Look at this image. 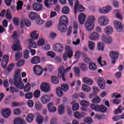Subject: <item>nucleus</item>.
<instances>
[{"mask_svg": "<svg viewBox=\"0 0 124 124\" xmlns=\"http://www.w3.org/2000/svg\"><path fill=\"white\" fill-rule=\"evenodd\" d=\"M14 85L19 89L22 90L23 89L24 91L26 93L31 91V84L28 82L24 86L21 77L20 72L19 70H17L15 72L14 76Z\"/></svg>", "mask_w": 124, "mask_h": 124, "instance_id": "obj_1", "label": "nucleus"}, {"mask_svg": "<svg viewBox=\"0 0 124 124\" xmlns=\"http://www.w3.org/2000/svg\"><path fill=\"white\" fill-rule=\"evenodd\" d=\"M68 25V18L64 15L62 16L60 18V23L58 25V30L62 33L66 32Z\"/></svg>", "mask_w": 124, "mask_h": 124, "instance_id": "obj_2", "label": "nucleus"}, {"mask_svg": "<svg viewBox=\"0 0 124 124\" xmlns=\"http://www.w3.org/2000/svg\"><path fill=\"white\" fill-rule=\"evenodd\" d=\"M71 69V66H69L64 69L63 66H60L58 69V77L59 78H62L63 81H65L66 78H65V75L66 73L70 71Z\"/></svg>", "mask_w": 124, "mask_h": 124, "instance_id": "obj_3", "label": "nucleus"}, {"mask_svg": "<svg viewBox=\"0 0 124 124\" xmlns=\"http://www.w3.org/2000/svg\"><path fill=\"white\" fill-rule=\"evenodd\" d=\"M94 21L95 17L94 16H91L89 17L85 23V29L87 31H90L93 30Z\"/></svg>", "mask_w": 124, "mask_h": 124, "instance_id": "obj_4", "label": "nucleus"}, {"mask_svg": "<svg viewBox=\"0 0 124 124\" xmlns=\"http://www.w3.org/2000/svg\"><path fill=\"white\" fill-rule=\"evenodd\" d=\"M65 49L66 51L63 55V59L64 61H66L68 58L69 59L72 58V56H73V52L72 51V49H71V47L69 46H66Z\"/></svg>", "mask_w": 124, "mask_h": 124, "instance_id": "obj_5", "label": "nucleus"}, {"mask_svg": "<svg viewBox=\"0 0 124 124\" xmlns=\"http://www.w3.org/2000/svg\"><path fill=\"white\" fill-rule=\"evenodd\" d=\"M91 107L93 110L101 113H105L107 111V108L104 106V105L98 106V105H94V104H92L91 105Z\"/></svg>", "mask_w": 124, "mask_h": 124, "instance_id": "obj_6", "label": "nucleus"}, {"mask_svg": "<svg viewBox=\"0 0 124 124\" xmlns=\"http://www.w3.org/2000/svg\"><path fill=\"white\" fill-rule=\"evenodd\" d=\"M77 11L79 13L85 11V7L83 5L79 4V1L77 0L75 2L74 13H77Z\"/></svg>", "mask_w": 124, "mask_h": 124, "instance_id": "obj_7", "label": "nucleus"}, {"mask_svg": "<svg viewBox=\"0 0 124 124\" xmlns=\"http://www.w3.org/2000/svg\"><path fill=\"white\" fill-rule=\"evenodd\" d=\"M119 54L117 53L116 51H111L109 53V57L111 58V60H112L111 63L112 64H115L116 62V60L118 58Z\"/></svg>", "mask_w": 124, "mask_h": 124, "instance_id": "obj_8", "label": "nucleus"}, {"mask_svg": "<svg viewBox=\"0 0 124 124\" xmlns=\"http://www.w3.org/2000/svg\"><path fill=\"white\" fill-rule=\"evenodd\" d=\"M40 89L42 92L47 93L49 92L50 86L48 83L46 82H42L40 86Z\"/></svg>", "mask_w": 124, "mask_h": 124, "instance_id": "obj_9", "label": "nucleus"}, {"mask_svg": "<svg viewBox=\"0 0 124 124\" xmlns=\"http://www.w3.org/2000/svg\"><path fill=\"white\" fill-rule=\"evenodd\" d=\"M33 71L37 76H41L43 73V68L40 65H35L33 67Z\"/></svg>", "mask_w": 124, "mask_h": 124, "instance_id": "obj_10", "label": "nucleus"}, {"mask_svg": "<svg viewBox=\"0 0 124 124\" xmlns=\"http://www.w3.org/2000/svg\"><path fill=\"white\" fill-rule=\"evenodd\" d=\"M9 60V56L7 54L4 55L3 59L1 60V67L3 68H6Z\"/></svg>", "mask_w": 124, "mask_h": 124, "instance_id": "obj_11", "label": "nucleus"}, {"mask_svg": "<svg viewBox=\"0 0 124 124\" xmlns=\"http://www.w3.org/2000/svg\"><path fill=\"white\" fill-rule=\"evenodd\" d=\"M1 113L3 117L8 118L11 115V109H10V108H2L1 110Z\"/></svg>", "mask_w": 124, "mask_h": 124, "instance_id": "obj_12", "label": "nucleus"}, {"mask_svg": "<svg viewBox=\"0 0 124 124\" xmlns=\"http://www.w3.org/2000/svg\"><path fill=\"white\" fill-rule=\"evenodd\" d=\"M108 20L105 18L104 16H101L98 19V23L101 26H106L108 24Z\"/></svg>", "mask_w": 124, "mask_h": 124, "instance_id": "obj_13", "label": "nucleus"}, {"mask_svg": "<svg viewBox=\"0 0 124 124\" xmlns=\"http://www.w3.org/2000/svg\"><path fill=\"white\" fill-rule=\"evenodd\" d=\"M32 8L36 12H40L43 10V5L40 3H35L33 4Z\"/></svg>", "mask_w": 124, "mask_h": 124, "instance_id": "obj_14", "label": "nucleus"}, {"mask_svg": "<svg viewBox=\"0 0 124 124\" xmlns=\"http://www.w3.org/2000/svg\"><path fill=\"white\" fill-rule=\"evenodd\" d=\"M102 40L107 45L110 44L112 42V38L106 35H103L102 36Z\"/></svg>", "mask_w": 124, "mask_h": 124, "instance_id": "obj_15", "label": "nucleus"}, {"mask_svg": "<svg viewBox=\"0 0 124 124\" xmlns=\"http://www.w3.org/2000/svg\"><path fill=\"white\" fill-rule=\"evenodd\" d=\"M114 26L116 30L121 32L123 31V26L120 21L115 20L114 21Z\"/></svg>", "mask_w": 124, "mask_h": 124, "instance_id": "obj_16", "label": "nucleus"}, {"mask_svg": "<svg viewBox=\"0 0 124 124\" xmlns=\"http://www.w3.org/2000/svg\"><path fill=\"white\" fill-rule=\"evenodd\" d=\"M112 8L110 6H107L105 7H103L99 10V11L100 13L103 14H107L110 12Z\"/></svg>", "mask_w": 124, "mask_h": 124, "instance_id": "obj_17", "label": "nucleus"}, {"mask_svg": "<svg viewBox=\"0 0 124 124\" xmlns=\"http://www.w3.org/2000/svg\"><path fill=\"white\" fill-rule=\"evenodd\" d=\"M12 49L14 51H21L20 42L19 41H17L12 46Z\"/></svg>", "mask_w": 124, "mask_h": 124, "instance_id": "obj_18", "label": "nucleus"}, {"mask_svg": "<svg viewBox=\"0 0 124 124\" xmlns=\"http://www.w3.org/2000/svg\"><path fill=\"white\" fill-rule=\"evenodd\" d=\"M98 85L101 89L104 90L105 88L106 82L104 78L99 77L98 79Z\"/></svg>", "mask_w": 124, "mask_h": 124, "instance_id": "obj_19", "label": "nucleus"}, {"mask_svg": "<svg viewBox=\"0 0 124 124\" xmlns=\"http://www.w3.org/2000/svg\"><path fill=\"white\" fill-rule=\"evenodd\" d=\"M41 100L44 104H46L50 101V96L47 94L44 95L42 96Z\"/></svg>", "mask_w": 124, "mask_h": 124, "instance_id": "obj_20", "label": "nucleus"}, {"mask_svg": "<svg viewBox=\"0 0 124 124\" xmlns=\"http://www.w3.org/2000/svg\"><path fill=\"white\" fill-rule=\"evenodd\" d=\"M53 49L57 52H61L63 50V46L62 45L58 43L53 46Z\"/></svg>", "mask_w": 124, "mask_h": 124, "instance_id": "obj_21", "label": "nucleus"}, {"mask_svg": "<svg viewBox=\"0 0 124 124\" xmlns=\"http://www.w3.org/2000/svg\"><path fill=\"white\" fill-rule=\"evenodd\" d=\"M47 107L48 111L51 113H54L57 111V108L56 107H54L53 103H49L47 105Z\"/></svg>", "mask_w": 124, "mask_h": 124, "instance_id": "obj_22", "label": "nucleus"}, {"mask_svg": "<svg viewBox=\"0 0 124 124\" xmlns=\"http://www.w3.org/2000/svg\"><path fill=\"white\" fill-rule=\"evenodd\" d=\"M78 18L79 23L81 25L84 24V22L86 20V15L84 13H81L79 15Z\"/></svg>", "mask_w": 124, "mask_h": 124, "instance_id": "obj_23", "label": "nucleus"}, {"mask_svg": "<svg viewBox=\"0 0 124 124\" xmlns=\"http://www.w3.org/2000/svg\"><path fill=\"white\" fill-rule=\"evenodd\" d=\"M41 62V58L39 56H33L31 60V63L33 64H38Z\"/></svg>", "mask_w": 124, "mask_h": 124, "instance_id": "obj_24", "label": "nucleus"}, {"mask_svg": "<svg viewBox=\"0 0 124 124\" xmlns=\"http://www.w3.org/2000/svg\"><path fill=\"white\" fill-rule=\"evenodd\" d=\"M89 39L92 41H98L99 40V35L97 32H93L89 36Z\"/></svg>", "mask_w": 124, "mask_h": 124, "instance_id": "obj_25", "label": "nucleus"}, {"mask_svg": "<svg viewBox=\"0 0 124 124\" xmlns=\"http://www.w3.org/2000/svg\"><path fill=\"white\" fill-rule=\"evenodd\" d=\"M113 31V29L112 27L110 26H108L105 29V32L108 35H111L112 34Z\"/></svg>", "mask_w": 124, "mask_h": 124, "instance_id": "obj_26", "label": "nucleus"}, {"mask_svg": "<svg viewBox=\"0 0 124 124\" xmlns=\"http://www.w3.org/2000/svg\"><path fill=\"white\" fill-rule=\"evenodd\" d=\"M39 16V15H38L37 13L32 12L29 15V18L31 20H36Z\"/></svg>", "mask_w": 124, "mask_h": 124, "instance_id": "obj_27", "label": "nucleus"}, {"mask_svg": "<svg viewBox=\"0 0 124 124\" xmlns=\"http://www.w3.org/2000/svg\"><path fill=\"white\" fill-rule=\"evenodd\" d=\"M79 66L82 71L85 72L88 70V66L84 62L79 63Z\"/></svg>", "mask_w": 124, "mask_h": 124, "instance_id": "obj_28", "label": "nucleus"}, {"mask_svg": "<svg viewBox=\"0 0 124 124\" xmlns=\"http://www.w3.org/2000/svg\"><path fill=\"white\" fill-rule=\"evenodd\" d=\"M71 104L73 105L72 109L73 111H77L79 109V104L78 103H75V101L71 102Z\"/></svg>", "mask_w": 124, "mask_h": 124, "instance_id": "obj_29", "label": "nucleus"}, {"mask_svg": "<svg viewBox=\"0 0 124 124\" xmlns=\"http://www.w3.org/2000/svg\"><path fill=\"white\" fill-rule=\"evenodd\" d=\"M29 48H35L36 47V43L35 41L31 39H29Z\"/></svg>", "mask_w": 124, "mask_h": 124, "instance_id": "obj_30", "label": "nucleus"}, {"mask_svg": "<svg viewBox=\"0 0 124 124\" xmlns=\"http://www.w3.org/2000/svg\"><path fill=\"white\" fill-rule=\"evenodd\" d=\"M83 81L84 82L85 84H88L89 85H92L93 83V81L92 79L88 78L87 77H84L83 79Z\"/></svg>", "mask_w": 124, "mask_h": 124, "instance_id": "obj_31", "label": "nucleus"}, {"mask_svg": "<svg viewBox=\"0 0 124 124\" xmlns=\"http://www.w3.org/2000/svg\"><path fill=\"white\" fill-rule=\"evenodd\" d=\"M31 37L33 40H36L38 39L39 34L37 31H34L31 34Z\"/></svg>", "mask_w": 124, "mask_h": 124, "instance_id": "obj_32", "label": "nucleus"}, {"mask_svg": "<svg viewBox=\"0 0 124 124\" xmlns=\"http://www.w3.org/2000/svg\"><path fill=\"white\" fill-rule=\"evenodd\" d=\"M89 69L92 71H94L96 69L97 66L96 64L93 62H91L89 63Z\"/></svg>", "mask_w": 124, "mask_h": 124, "instance_id": "obj_33", "label": "nucleus"}, {"mask_svg": "<svg viewBox=\"0 0 124 124\" xmlns=\"http://www.w3.org/2000/svg\"><path fill=\"white\" fill-rule=\"evenodd\" d=\"M105 47V44L99 42L97 44V49L99 51H104Z\"/></svg>", "mask_w": 124, "mask_h": 124, "instance_id": "obj_34", "label": "nucleus"}, {"mask_svg": "<svg viewBox=\"0 0 124 124\" xmlns=\"http://www.w3.org/2000/svg\"><path fill=\"white\" fill-rule=\"evenodd\" d=\"M74 72H75V76L77 77H80V68L78 66L74 67Z\"/></svg>", "mask_w": 124, "mask_h": 124, "instance_id": "obj_35", "label": "nucleus"}, {"mask_svg": "<svg viewBox=\"0 0 124 124\" xmlns=\"http://www.w3.org/2000/svg\"><path fill=\"white\" fill-rule=\"evenodd\" d=\"M26 119L29 123L32 122L34 119V116L31 113H30L29 114H28Z\"/></svg>", "mask_w": 124, "mask_h": 124, "instance_id": "obj_36", "label": "nucleus"}, {"mask_svg": "<svg viewBox=\"0 0 124 124\" xmlns=\"http://www.w3.org/2000/svg\"><path fill=\"white\" fill-rule=\"evenodd\" d=\"M56 93L59 97H62L63 95V93H62V88L58 87L56 89Z\"/></svg>", "mask_w": 124, "mask_h": 124, "instance_id": "obj_37", "label": "nucleus"}, {"mask_svg": "<svg viewBox=\"0 0 124 124\" xmlns=\"http://www.w3.org/2000/svg\"><path fill=\"white\" fill-rule=\"evenodd\" d=\"M82 89L84 92L86 93H89L91 92V88L89 87V86L86 84L82 85Z\"/></svg>", "mask_w": 124, "mask_h": 124, "instance_id": "obj_38", "label": "nucleus"}, {"mask_svg": "<svg viewBox=\"0 0 124 124\" xmlns=\"http://www.w3.org/2000/svg\"><path fill=\"white\" fill-rule=\"evenodd\" d=\"M58 112L60 115H62L64 113V106L63 105H60L58 107Z\"/></svg>", "mask_w": 124, "mask_h": 124, "instance_id": "obj_39", "label": "nucleus"}, {"mask_svg": "<svg viewBox=\"0 0 124 124\" xmlns=\"http://www.w3.org/2000/svg\"><path fill=\"white\" fill-rule=\"evenodd\" d=\"M101 102V98L99 96H96L92 100V102L95 104H98Z\"/></svg>", "mask_w": 124, "mask_h": 124, "instance_id": "obj_40", "label": "nucleus"}, {"mask_svg": "<svg viewBox=\"0 0 124 124\" xmlns=\"http://www.w3.org/2000/svg\"><path fill=\"white\" fill-rule=\"evenodd\" d=\"M23 2L21 0H18L17 3L16 10L19 11L21 10L23 6Z\"/></svg>", "mask_w": 124, "mask_h": 124, "instance_id": "obj_41", "label": "nucleus"}, {"mask_svg": "<svg viewBox=\"0 0 124 124\" xmlns=\"http://www.w3.org/2000/svg\"><path fill=\"white\" fill-rule=\"evenodd\" d=\"M25 63V61L23 59H20L18 60V62L16 63L17 67H20L23 66Z\"/></svg>", "mask_w": 124, "mask_h": 124, "instance_id": "obj_42", "label": "nucleus"}, {"mask_svg": "<svg viewBox=\"0 0 124 124\" xmlns=\"http://www.w3.org/2000/svg\"><path fill=\"white\" fill-rule=\"evenodd\" d=\"M14 124H24L25 123L24 120L21 119V118H16L14 120Z\"/></svg>", "mask_w": 124, "mask_h": 124, "instance_id": "obj_43", "label": "nucleus"}, {"mask_svg": "<svg viewBox=\"0 0 124 124\" xmlns=\"http://www.w3.org/2000/svg\"><path fill=\"white\" fill-rule=\"evenodd\" d=\"M36 122L38 124H42L43 123V116L38 115L36 117Z\"/></svg>", "mask_w": 124, "mask_h": 124, "instance_id": "obj_44", "label": "nucleus"}, {"mask_svg": "<svg viewBox=\"0 0 124 124\" xmlns=\"http://www.w3.org/2000/svg\"><path fill=\"white\" fill-rule=\"evenodd\" d=\"M33 96V94L32 92H28L25 94V97L27 99H31Z\"/></svg>", "mask_w": 124, "mask_h": 124, "instance_id": "obj_45", "label": "nucleus"}, {"mask_svg": "<svg viewBox=\"0 0 124 124\" xmlns=\"http://www.w3.org/2000/svg\"><path fill=\"white\" fill-rule=\"evenodd\" d=\"M35 107L36 110H40L42 108V105L40 102H37L35 103Z\"/></svg>", "mask_w": 124, "mask_h": 124, "instance_id": "obj_46", "label": "nucleus"}, {"mask_svg": "<svg viewBox=\"0 0 124 124\" xmlns=\"http://www.w3.org/2000/svg\"><path fill=\"white\" fill-rule=\"evenodd\" d=\"M34 97L35 98H38L41 95V92L39 90H36L33 93Z\"/></svg>", "mask_w": 124, "mask_h": 124, "instance_id": "obj_47", "label": "nucleus"}, {"mask_svg": "<svg viewBox=\"0 0 124 124\" xmlns=\"http://www.w3.org/2000/svg\"><path fill=\"white\" fill-rule=\"evenodd\" d=\"M14 66H15V64L14 63H11L6 68L7 71L9 73L11 72V71L13 69Z\"/></svg>", "mask_w": 124, "mask_h": 124, "instance_id": "obj_48", "label": "nucleus"}, {"mask_svg": "<svg viewBox=\"0 0 124 124\" xmlns=\"http://www.w3.org/2000/svg\"><path fill=\"white\" fill-rule=\"evenodd\" d=\"M74 115L75 117L78 119H80L82 118H84V116H83V115H82V114H80V112H79V111H76L74 113Z\"/></svg>", "mask_w": 124, "mask_h": 124, "instance_id": "obj_49", "label": "nucleus"}, {"mask_svg": "<svg viewBox=\"0 0 124 124\" xmlns=\"http://www.w3.org/2000/svg\"><path fill=\"white\" fill-rule=\"evenodd\" d=\"M69 88V87L67 84H62L61 85V89L64 92L67 91Z\"/></svg>", "mask_w": 124, "mask_h": 124, "instance_id": "obj_50", "label": "nucleus"}, {"mask_svg": "<svg viewBox=\"0 0 124 124\" xmlns=\"http://www.w3.org/2000/svg\"><path fill=\"white\" fill-rule=\"evenodd\" d=\"M36 23L39 25H42L44 23V21L41 18L40 16L36 19Z\"/></svg>", "mask_w": 124, "mask_h": 124, "instance_id": "obj_51", "label": "nucleus"}, {"mask_svg": "<svg viewBox=\"0 0 124 124\" xmlns=\"http://www.w3.org/2000/svg\"><path fill=\"white\" fill-rule=\"evenodd\" d=\"M22 56V53L20 52V51H18L16 53V61H17L18 60H19V59H20L21 58V57Z\"/></svg>", "mask_w": 124, "mask_h": 124, "instance_id": "obj_52", "label": "nucleus"}, {"mask_svg": "<svg viewBox=\"0 0 124 124\" xmlns=\"http://www.w3.org/2000/svg\"><path fill=\"white\" fill-rule=\"evenodd\" d=\"M6 17L8 20H10L12 18V16L11 14L10 9H7L6 13Z\"/></svg>", "mask_w": 124, "mask_h": 124, "instance_id": "obj_53", "label": "nucleus"}, {"mask_svg": "<svg viewBox=\"0 0 124 124\" xmlns=\"http://www.w3.org/2000/svg\"><path fill=\"white\" fill-rule=\"evenodd\" d=\"M23 105V103H18V102H13L12 103V106L13 107H20Z\"/></svg>", "mask_w": 124, "mask_h": 124, "instance_id": "obj_54", "label": "nucleus"}, {"mask_svg": "<svg viewBox=\"0 0 124 124\" xmlns=\"http://www.w3.org/2000/svg\"><path fill=\"white\" fill-rule=\"evenodd\" d=\"M52 82L54 84H57L59 83V78L56 76H53L51 78Z\"/></svg>", "mask_w": 124, "mask_h": 124, "instance_id": "obj_55", "label": "nucleus"}, {"mask_svg": "<svg viewBox=\"0 0 124 124\" xmlns=\"http://www.w3.org/2000/svg\"><path fill=\"white\" fill-rule=\"evenodd\" d=\"M95 43L92 41H89V47L90 50H93L94 48Z\"/></svg>", "mask_w": 124, "mask_h": 124, "instance_id": "obj_56", "label": "nucleus"}, {"mask_svg": "<svg viewBox=\"0 0 124 124\" xmlns=\"http://www.w3.org/2000/svg\"><path fill=\"white\" fill-rule=\"evenodd\" d=\"M62 12L63 14H68L69 13V8L68 7H64L62 9Z\"/></svg>", "mask_w": 124, "mask_h": 124, "instance_id": "obj_57", "label": "nucleus"}, {"mask_svg": "<svg viewBox=\"0 0 124 124\" xmlns=\"http://www.w3.org/2000/svg\"><path fill=\"white\" fill-rule=\"evenodd\" d=\"M80 105L84 107H89V102L83 100V101H81Z\"/></svg>", "mask_w": 124, "mask_h": 124, "instance_id": "obj_58", "label": "nucleus"}, {"mask_svg": "<svg viewBox=\"0 0 124 124\" xmlns=\"http://www.w3.org/2000/svg\"><path fill=\"white\" fill-rule=\"evenodd\" d=\"M45 40L42 38L39 39L37 42V45L39 46H43L45 44Z\"/></svg>", "mask_w": 124, "mask_h": 124, "instance_id": "obj_59", "label": "nucleus"}, {"mask_svg": "<svg viewBox=\"0 0 124 124\" xmlns=\"http://www.w3.org/2000/svg\"><path fill=\"white\" fill-rule=\"evenodd\" d=\"M111 97L112 98L115 97V98L117 99L121 97V93H119L118 94H117V93L115 92L112 94Z\"/></svg>", "mask_w": 124, "mask_h": 124, "instance_id": "obj_60", "label": "nucleus"}, {"mask_svg": "<svg viewBox=\"0 0 124 124\" xmlns=\"http://www.w3.org/2000/svg\"><path fill=\"white\" fill-rule=\"evenodd\" d=\"M84 122L87 124H91L93 123V120L91 117H86L84 119Z\"/></svg>", "mask_w": 124, "mask_h": 124, "instance_id": "obj_61", "label": "nucleus"}, {"mask_svg": "<svg viewBox=\"0 0 124 124\" xmlns=\"http://www.w3.org/2000/svg\"><path fill=\"white\" fill-rule=\"evenodd\" d=\"M24 24L26 26L28 27H29L31 26V22L28 19H26L24 20Z\"/></svg>", "mask_w": 124, "mask_h": 124, "instance_id": "obj_62", "label": "nucleus"}, {"mask_svg": "<svg viewBox=\"0 0 124 124\" xmlns=\"http://www.w3.org/2000/svg\"><path fill=\"white\" fill-rule=\"evenodd\" d=\"M30 57L29 51L26 50L24 51V57L25 59H28Z\"/></svg>", "mask_w": 124, "mask_h": 124, "instance_id": "obj_63", "label": "nucleus"}, {"mask_svg": "<svg viewBox=\"0 0 124 124\" xmlns=\"http://www.w3.org/2000/svg\"><path fill=\"white\" fill-rule=\"evenodd\" d=\"M34 102L32 100H29L27 102V105L29 107H32L34 106Z\"/></svg>", "mask_w": 124, "mask_h": 124, "instance_id": "obj_64", "label": "nucleus"}]
</instances>
